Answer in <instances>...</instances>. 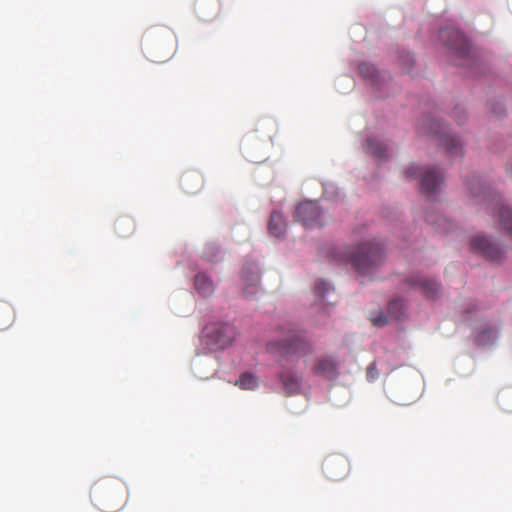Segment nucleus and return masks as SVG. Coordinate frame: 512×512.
<instances>
[{"mask_svg": "<svg viewBox=\"0 0 512 512\" xmlns=\"http://www.w3.org/2000/svg\"><path fill=\"white\" fill-rule=\"evenodd\" d=\"M383 255L382 246L375 242H363L355 247H338L331 253L333 261L350 266L363 276L380 264Z\"/></svg>", "mask_w": 512, "mask_h": 512, "instance_id": "f257e3e1", "label": "nucleus"}, {"mask_svg": "<svg viewBox=\"0 0 512 512\" xmlns=\"http://www.w3.org/2000/svg\"><path fill=\"white\" fill-rule=\"evenodd\" d=\"M474 198H481L487 203V209L497 213L499 224L512 237V210L504 204L500 195L485 187L479 177H474L468 184Z\"/></svg>", "mask_w": 512, "mask_h": 512, "instance_id": "f03ea898", "label": "nucleus"}, {"mask_svg": "<svg viewBox=\"0 0 512 512\" xmlns=\"http://www.w3.org/2000/svg\"><path fill=\"white\" fill-rule=\"evenodd\" d=\"M267 350L282 358H299L311 354L314 347L303 333L292 329L283 339L268 342Z\"/></svg>", "mask_w": 512, "mask_h": 512, "instance_id": "7ed1b4c3", "label": "nucleus"}, {"mask_svg": "<svg viewBox=\"0 0 512 512\" xmlns=\"http://www.w3.org/2000/svg\"><path fill=\"white\" fill-rule=\"evenodd\" d=\"M418 130L423 134H431L435 136L441 146L451 155H462V143L455 137L450 135L443 124L434 118L422 119L418 124Z\"/></svg>", "mask_w": 512, "mask_h": 512, "instance_id": "20e7f679", "label": "nucleus"}, {"mask_svg": "<svg viewBox=\"0 0 512 512\" xmlns=\"http://www.w3.org/2000/svg\"><path fill=\"white\" fill-rule=\"evenodd\" d=\"M408 178L420 177L421 192L428 197L435 194L443 182V176L434 168L411 165L405 171Z\"/></svg>", "mask_w": 512, "mask_h": 512, "instance_id": "39448f33", "label": "nucleus"}, {"mask_svg": "<svg viewBox=\"0 0 512 512\" xmlns=\"http://www.w3.org/2000/svg\"><path fill=\"white\" fill-rule=\"evenodd\" d=\"M236 337V329L228 323L214 324L205 328L206 343L211 349H225Z\"/></svg>", "mask_w": 512, "mask_h": 512, "instance_id": "423d86ee", "label": "nucleus"}, {"mask_svg": "<svg viewBox=\"0 0 512 512\" xmlns=\"http://www.w3.org/2000/svg\"><path fill=\"white\" fill-rule=\"evenodd\" d=\"M440 40L461 60L470 56L471 47L468 39L454 27H446L439 32Z\"/></svg>", "mask_w": 512, "mask_h": 512, "instance_id": "0eeeda50", "label": "nucleus"}, {"mask_svg": "<svg viewBox=\"0 0 512 512\" xmlns=\"http://www.w3.org/2000/svg\"><path fill=\"white\" fill-rule=\"evenodd\" d=\"M295 219L307 228H317L324 225L319 206L316 202L312 201H307L297 206Z\"/></svg>", "mask_w": 512, "mask_h": 512, "instance_id": "6e6552de", "label": "nucleus"}, {"mask_svg": "<svg viewBox=\"0 0 512 512\" xmlns=\"http://www.w3.org/2000/svg\"><path fill=\"white\" fill-rule=\"evenodd\" d=\"M175 50V40L172 36L166 39L154 41L146 46L147 58L154 62H163L172 55Z\"/></svg>", "mask_w": 512, "mask_h": 512, "instance_id": "1a4fd4ad", "label": "nucleus"}, {"mask_svg": "<svg viewBox=\"0 0 512 512\" xmlns=\"http://www.w3.org/2000/svg\"><path fill=\"white\" fill-rule=\"evenodd\" d=\"M471 248L491 261H498L503 255V250L492 243L486 236L478 234L471 239Z\"/></svg>", "mask_w": 512, "mask_h": 512, "instance_id": "9d476101", "label": "nucleus"}, {"mask_svg": "<svg viewBox=\"0 0 512 512\" xmlns=\"http://www.w3.org/2000/svg\"><path fill=\"white\" fill-rule=\"evenodd\" d=\"M322 469L327 478L341 480L348 472V462L341 455H331L325 458Z\"/></svg>", "mask_w": 512, "mask_h": 512, "instance_id": "9b49d317", "label": "nucleus"}, {"mask_svg": "<svg viewBox=\"0 0 512 512\" xmlns=\"http://www.w3.org/2000/svg\"><path fill=\"white\" fill-rule=\"evenodd\" d=\"M241 280L243 283V296L249 297L255 295L259 290V275L256 265L249 264L244 266L241 273Z\"/></svg>", "mask_w": 512, "mask_h": 512, "instance_id": "f8f14e48", "label": "nucleus"}, {"mask_svg": "<svg viewBox=\"0 0 512 512\" xmlns=\"http://www.w3.org/2000/svg\"><path fill=\"white\" fill-rule=\"evenodd\" d=\"M405 283L413 289L421 291L427 298L434 299L439 295L440 286L431 279L420 276L410 277L405 280Z\"/></svg>", "mask_w": 512, "mask_h": 512, "instance_id": "ddd939ff", "label": "nucleus"}, {"mask_svg": "<svg viewBox=\"0 0 512 512\" xmlns=\"http://www.w3.org/2000/svg\"><path fill=\"white\" fill-rule=\"evenodd\" d=\"M194 9L200 19L209 21L219 14L220 2L219 0H196Z\"/></svg>", "mask_w": 512, "mask_h": 512, "instance_id": "4468645a", "label": "nucleus"}, {"mask_svg": "<svg viewBox=\"0 0 512 512\" xmlns=\"http://www.w3.org/2000/svg\"><path fill=\"white\" fill-rule=\"evenodd\" d=\"M181 187L188 194H194L203 187V177L199 172L189 171L181 177Z\"/></svg>", "mask_w": 512, "mask_h": 512, "instance_id": "2eb2a0df", "label": "nucleus"}, {"mask_svg": "<svg viewBox=\"0 0 512 512\" xmlns=\"http://www.w3.org/2000/svg\"><path fill=\"white\" fill-rule=\"evenodd\" d=\"M337 369L338 363L332 357H322L317 360L313 371L315 374L326 378H335Z\"/></svg>", "mask_w": 512, "mask_h": 512, "instance_id": "dca6fc26", "label": "nucleus"}, {"mask_svg": "<svg viewBox=\"0 0 512 512\" xmlns=\"http://www.w3.org/2000/svg\"><path fill=\"white\" fill-rule=\"evenodd\" d=\"M268 229L271 235L280 238L282 237L286 232V223L284 220L283 215L278 212L274 211L269 220Z\"/></svg>", "mask_w": 512, "mask_h": 512, "instance_id": "f3484780", "label": "nucleus"}, {"mask_svg": "<svg viewBox=\"0 0 512 512\" xmlns=\"http://www.w3.org/2000/svg\"><path fill=\"white\" fill-rule=\"evenodd\" d=\"M115 231L120 237H128L135 231V222L130 216H121L115 222Z\"/></svg>", "mask_w": 512, "mask_h": 512, "instance_id": "a211bd4d", "label": "nucleus"}, {"mask_svg": "<svg viewBox=\"0 0 512 512\" xmlns=\"http://www.w3.org/2000/svg\"><path fill=\"white\" fill-rule=\"evenodd\" d=\"M279 379L283 387L289 392H295L300 388L301 378L291 371H282Z\"/></svg>", "mask_w": 512, "mask_h": 512, "instance_id": "6ab92c4d", "label": "nucleus"}, {"mask_svg": "<svg viewBox=\"0 0 512 512\" xmlns=\"http://www.w3.org/2000/svg\"><path fill=\"white\" fill-rule=\"evenodd\" d=\"M367 152L378 159L387 157V146L375 138H368L366 141Z\"/></svg>", "mask_w": 512, "mask_h": 512, "instance_id": "aec40b11", "label": "nucleus"}, {"mask_svg": "<svg viewBox=\"0 0 512 512\" xmlns=\"http://www.w3.org/2000/svg\"><path fill=\"white\" fill-rule=\"evenodd\" d=\"M194 283L197 291L204 296L210 295L214 291L213 282L204 273L197 274Z\"/></svg>", "mask_w": 512, "mask_h": 512, "instance_id": "412c9836", "label": "nucleus"}, {"mask_svg": "<svg viewBox=\"0 0 512 512\" xmlns=\"http://www.w3.org/2000/svg\"><path fill=\"white\" fill-rule=\"evenodd\" d=\"M14 319L12 307L6 302H0V330L8 328Z\"/></svg>", "mask_w": 512, "mask_h": 512, "instance_id": "4be33fe9", "label": "nucleus"}, {"mask_svg": "<svg viewBox=\"0 0 512 512\" xmlns=\"http://www.w3.org/2000/svg\"><path fill=\"white\" fill-rule=\"evenodd\" d=\"M405 303L402 299H394L388 304V314L395 320H400L405 314Z\"/></svg>", "mask_w": 512, "mask_h": 512, "instance_id": "5701e85b", "label": "nucleus"}, {"mask_svg": "<svg viewBox=\"0 0 512 512\" xmlns=\"http://www.w3.org/2000/svg\"><path fill=\"white\" fill-rule=\"evenodd\" d=\"M235 385L245 390H253L258 386L257 378L251 373H243L235 382Z\"/></svg>", "mask_w": 512, "mask_h": 512, "instance_id": "b1692460", "label": "nucleus"}, {"mask_svg": "<svg viewBox=\"0 0 512 512\" xmlns=\"http://www.w3.org/2000/svg\"><path fill=\"white\" fill-rule=\"evenodd\" d=\"M426 220L429 224L435 226L441 232H447L448 226H451L449 220L442 215L429 214L427 215Z\"/></svg>", "mask_w": 512, "mask_h": 512, "instance_id": "393cba45", "label": "nucleus"}, {"mask_svg": "<svg viewBox=\"0 0 512 512\" xmlns=\"http://www.w3.org/2000/svg\"><path fill=\"white\" fill-rule=\"evenodd\" d=\"M498 403L506 412H512V391H502L498 396Z\"/></svg>", "mask_w": 512, "mask_h": 512, "instance_id": "a878e982", "label": "nucleus"}, {"mask_svg": "<svg viewBox=\"0 0 512 512\" xmlns=\"http://www.w3.org/2000/svg\"><path fill=\"white\" fill-rule=\"evenodd\" d=\"M496 336L497 332L494 329H487L477 335L475 340L478 344L485 345L487 342L494 340Z\"/></svg>", "mask_w": 512, "mask_h": 512, "instance_id": "bb28decb", "label": "nucleus"}, {"mask_svg": "<svg viewBox=\"0 0 512 512\" xmlns=\"http://www.w3.org/2000/svg\"><path fill=\"white\" fill-rule=\"evenodd\" d=\"M314 289H315V293L317 295L324 298L325 295L331 290V286L329 285V283H327L323 280H319L316 282Z\"/></svg>", "mask_w": 512, "mask_h": 512, "instance_id": "cd10ccee", "label": "nucleus"}, {"mask_svg": "<svg viewBox=\"0 0 512 512\" xmlns=\"http://www.w3.org/2000/svg\"><path fill=\"white\" fill-rule=\"evenodd\" d=\"M100 490H101V488L99 486H95L91 492V497L95 501L94 505L97 506L101 510L114 508V506L105 505L100 502V500H99V494L101 492Z\"/></svg>", "mask_w": 512, "mask_h": 512, "instance_id": "c85d7f7f", "label": "nucleus"}, {"mask_svg": "<svg viewBox=\"0 0 512 512\" xmlns=\"http://www.w3.org/2000/svg\"><path fill=\"white\" fill-rule=\"evenodd\" d=\"M379 376V371L377 369L376 362L371 363L366 369V378L368 381L372 382L376 380Z\"/></svg>", "mask_w": 512, "mask_h": 512, "instance_id": "c756f323", "label": "nucleus"}, {"mask_svg": "<svg viewBox=\"0 0 512 512\" xmlns=\"http://www.w3.org/2000/svg\"><path fill=\"white\" fill-rule=\"evenodd\" d=\"M359 72L367 78H372L375 74V67L367 63H361L359 65Z\"/></svg>", "mask_w": 512, "mask_h": 512, "instance_id": "7c9ffc66", "label": "nucleus"}, {"mask_svg": "<svg viewBox=\"0 0 512 512\" xmlns=\"http://www.w3.org/2000/svg\"><path fill=\"white\" fill-rule=\"evenodd\" d=\"M374 326L382 327L388 323V319L383 312H380L377 316L370 318Z\"/></svg>", "mask_w": 512, "mask_h": 512, "instance_id": "2f4dec72", "label": "nucleus"}, {"mask_svg": "<svg viewBox=\"0 0 512 512\" xmlns=\"http://www.w3.org/2000/svg\"><path fill=\"white\" fill-rule=\"evenodd\" d=\"M507 171L510 174V176L512 177V161L508 164Z\"/></svg>", "mask_w": 512, "mask_h": 512, "instance_id": "473e14b6", "label": "nucleus"}, {"mask_svg": "<svg viewBox=\"0 0 512 512\" xmlns=\"http://www.w3.org/2000/svg\"><path fill=\"white\" fill-rule=\"evenodd\" d=\"M457 65L463 66V65H465V63L464 62H460V63H457Z\"/></svg>", "mask_w": 512, "mask_h": 512, "instance_id": "72a5a7b5", "label": "nucleus"}]
</instances>
